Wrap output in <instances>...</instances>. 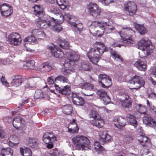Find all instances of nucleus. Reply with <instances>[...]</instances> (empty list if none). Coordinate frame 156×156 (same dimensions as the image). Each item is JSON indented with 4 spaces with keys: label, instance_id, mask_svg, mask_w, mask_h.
Instances as JSON below:
<instances>
[{
    "label": "nucleus",
    "instance_id": "f257e3e1",
    "mask_svg": "<svg viewBox=\"0 0 156 156\" xmlns=\"http://www.w3.org/2000/svg\"><path fill=\"white\" fill-rule=\"evenodd\" d=\"M94 48H91L87 53V56L90 61L96 64L101 58V56L104 51H106V48L103 43L100 42H96Z\"/></svg>",
    "mask_w": 156,
    "mask_h": 156
},
{
    "label": "nucleus",
    "instance_id": "f03ea898",
    "mask_svg": "<svg viewBox=\"0 0 156 156\" xmlns=\"http://www.w3.org/2000/svg\"><path fill=\"white\" fill-rule=\"evenodd\" d=\"M72 143L76 150L83 151L91 149L90 142L86 136L77 135L72 139Z\"/></svg>",
    "mask_w": 156,
    "mask_h": 156
},
{
    "label": "nucleus",
    "instance_id": "7ed1b4c3",
    "mask_svg": "<svg viewBox=\"0 0 156 156\" xmlns=\"http://www.w3.org/2000/svg\"><path fill=\"white\" fill-rule=\"evenodd\" d=\"M121 37L122 41H116L114 43L113 45L114 47H121L122 46H131L135 43V40L132 38V36L130 34H126L124 31H121L118 32Z\"/></svg>",
    "mask_w": 156,
    "mask_h": 156
},
{
    "label": "nucleus",
    "instance_id": "20e7f679",
    "mask_svg": "<svg viewBox=\"0 0 156 156\" xmlns=\"http://www.w3.org/2000/svg\"><path fill=\"white\" fill-rule=\"evenodd\" d=\"M87 9L88 12L94 17L97 19L100 18L101 9L96 3H90L87 5Z\"/></svg>",
    "mask_w": 156,
    "mask_h": 156
},
{
    "label": "nucleus",
    "instance_id": "39448f33",
    "mask_svg": "<svg viewBox=\"0 0 156 156\" xmlns=\"http://www.w3.org/2000/svg\"><path fill=\"white\" fill-rule=\"evenodd\" d=\"M125 12L128 15L132 16L135 15L137 10L136 3L130 1L126 2L124 5Z\"/></svg>",
    "mask_w": 156,
    "mask_h": 156
},
{
    "label": "nucleus",
    "instance_id": "423d86ee",
    "mask_svg": "<svg viewBox=\"0 0 156 156\" xmlns=\"http://www.w3.org/2000/svg\"><path fill=\"white\" fill-rule=\"evenodd\" d=\"M80 55L72 50H70L66 52L64 57V61L69 62L72 65L79 59Z\"/></svg>",
    "mask_w": 156,
    "mask_h": 156
},
{
    "label": "nucleus",
    "instance_id": "0eeeda50",
    "mask_svg": "<svg viewBox=\"0 0 156 156\" xmlns=\"http://www.w3.org/2000/svg\"><path fill=\"white\" fill-rule=\"evenodd\" d=\"M47 48L50 50L52 56L57 58H62L63 61L64 62L65 54H64V52L62 51L61 49L58 46L52 44L50 46L48 45Z\"/></svg>",
    "mask_w": 156,
    "mask_h": 156
},
{
    "label": "nucleus",
    "instance_id": "6e6552de",
    "mask_svg": "<svg viewBox=\"0 0 156 156\" xmlns=\"http://www.w3.org/2000/svg\"><path fill=\"white\" fill-rule=\"evenodd\" d=\"M56 139V137L52 133L46 132L43 135L42 140L45 143L47 144V147L50 149L53 147V143Z\"/></svg>",
    "mask_w": 156,
    "mask_h": 156
},
{
    "label": "nucleus",
    "instance_id": "1a4fd4ad",
    "mask_svg": "<svg viewBox=\"0 0 156 156\" xmlns=\"http://www.w3.org/2000/svg\"><path fill=\"white\" fill-rule=\"evenodd\" d=\"M8 39L11 44L14 46L19 45L22 41L20 35L16 32H12L9 35Z\"/></svg>",
    "mask_w": 156,
    "mask_h": 156
},
{
    "label": "nucleus",
    "instance_id": "9d476101",
    "mask_svg": "<svg viewBox=\"0 0 156 156\" xmlns=\"http://www.w3.org/2000/svg\"><path fill=\"white\" fill-rule=\"evenodd\" d=\"M138 47L139 49L144 51H146L147 53H151V50L150 49L151 42V41L146 39H142L137 43Z\"/></svg>",
    "mask_w": 156,
    "mask_h": 156
},
{
    "label": "nucleus",
    "instance_id": "9b49d317",
    "mask_svg": "<svg viewBox=\"0 0 156 156\" xmlns=\"http://www.w3.org/2000/svg\"><path fill=\"white\" fill-rule=\"evenodd\" d=\"M98 83L103 87H108L111 85V80L109 76L105 74H101L98 76Z\"/></svg>",
    "mask_w": 156,
    "mask_h": 156
},
{
    "label": "nucleus",
    "instance_id": "f8f14e48",
    "mask_svg": "<svg viewBox=\"0 0 156 156\" xmlns=\"http://www.w3.org/2000/svg\"><path fill=\"white\" fill-rule=\"evenodd\" d=\"M2 16L4 18L7 17L11 15L13 12L12 7L9 4L4 3L2 4L0 10Z\"/></svg>",
    "mask_w": 156,
    "mask_h": 156
},
{
    "label": "nucleus",
    "instance_id": "ddd939ff",
    "mask_svg": "<svg viewBox=\"0 0 156 156\" xmlns=\"http://www.w3.org/2000/svg\"><path fill=\"white\" fill-rule=\"evenodd\" d=\"M129 83L134 85V89H137L144 84V81L141 76L135 75L129 81Z\"/></svg>",
    "mask_w": 156,
    "mask_h": 156
},
{
    "label": "nucleus",
    "instance_id": "4468645a",
    "mask_svg": "<svg viewBox=\"0 0 156 156\" xmlns=\"http://www.w3.org/2000/svg\"><path fill=\"white\" fill-rule=\"evenodd\" d=\"M40 18L35 21V23L37 27L45 29L51 26L50 23L48 20L44 18L43 19L41 20Z\"/></svg>",
    "mask_w": 156,
    "mask_h": 156
},
{
    "label": "nucleus",
    "instance_id": "2eb2a0df",
    "mask_svg": "<svg viewBox=\"0 0 156 156\" xmlns=\"http://www.w3.org/2000/svg\"><path fill=\"white\" fill-rule=\"evenodd\" d=\"M147 58H142L138 60L134 64V66L139 70L145 71L147 69Z\"/></svg>",
    "mask_w": 156,
    "mask_h": 156
},
{
    "label": "nucleus",
    "instance_id": "dca6fc26",
    "mask_svg": "<svg viewBox=\"0 0 156 156\" xmlns=\"http://www.w3.org/2000/svg\"><path fill=\"white\" fill-rule=\"evenodd\" d=\"M123 97L124 99H120V101L121 104L123 107L129 108L132 106V101L129 96L126 94L123 95Z\"/></svg>",
    "mask_w": 156,
    "mask_h": 156
},
{
    "label": "nucleus",
    "instance_id": "f3484780",
    "mask_svg": "<svg viewBox=\"0 0 156 156\" xmlns=\"http://www.w3.org/2000/svg\"><path fill=\"white\" fill-rule=\"evenodd\" d=\"M10 84L16 87L20 86L23 82V79L20 75L13 76L10 79Z\"/></svg>",
    "mask_w": 156,
    "mask_h": 156
},
{
    "label": "nucleus",
    "instance_id": "a211bd4d",
    "mask_svg": "<svg viewBox=\"0 0 156 156\" xmlns=\"http://www.w3.org/2000/svg\"><path fill=\"white\" fill-rule=\"evenodd\" d=\"M137 139L143 146L147 147L151 145L150 139L144 134H138Z\"/></svg>",
    "mask_w": 156,
    "mask_h": 156
},
{
    "label": "nucleus",
    "instance_id": "6ab92c4d",
    "mask_svg": "<svg viewBox=\"0 0 156 156\" xmlns=\"http://www.w3.org/2000/svg\"><path fill=\"white\" fill-rule=\"evenodd\" d=\"M71 97L72 102L75 105L82 106L85 102L84 100L82 97L78 96L74 93H72Z\"/></svg>",
    "mask_w": 156,
    "mask_h": 156
},
{
    "label": "nucleus",
    "instance_id": "aec40b11",
    "mask_svg": "<svg viewBox=\"0 0 156 156\" xmlns=\"http://www.w3.org/2000/svg\"><path fill=\"white\" fill-rule=\"evenodd\" d=\"M64 66L61 69L62 73L65 76H67L70 74L72 72V65L69 62H64L63 63Z\"/></svg>",
    "mask_w": 156,
    "mask_h": 156
},
{
    "label": "nucleus",
    "instance_id": "412c9836",
    "mask_svg": "<svg viewBox=\"0 0 156 156\" xmlns=\"http://www.w3.org/2000/svg\"><path fill=\"white\" fill-rule=\"evenodd\" d=\"M97 94L103 100L105 104L106 105L110 102V98L104 90H98Z\"/></svg>",
    "mask_w": 156,
    "mask_h": 156
},
{
    "label": "nucleus",
    "instance_id": "4be33fe9",
    "mask_svg": "<svg viewBox=\"0 0 156 156\" xmlns=\"http://www.w3.org/2000/svg\"><path fill=\"white\" fill-rule=\"evenodd\" d=\"M115 126L118 128L124 126L126 124V119L122 117H116L113 120Z\"/></svg>",
    "mask_w": 156,
    "mask_h": 156
},
{
    "label": "nucleus",
    "instance_id": "5701e85b",
    "mask_svg": "<svg viewBox=\"0 0 156 156\" xmlns=\"http://www.w3.org/2000/svg\"><path fill=\"white\" fill-rule=\"evenodd\" d=\"M75 121V120L73 119L68 125V131L72 133H77L78 131L79 128Z\"/></svg>",
    "mask_w": 156,
    "mask_h": 156
},
{
    "label": "nucleus",
    "instance_id": "b1692460",
    "mask_svg": "<svg viewBox=\"0 0 156 156\" xmlns=\"http://www.w3.org/2000/svg\"><path fill=\"white\" fill-rule=\"evenodd\" d=\"M76 66L79 70L88 71L90 68V66L88 62L83 61H80L78 64L76 65Z\"/></svg>",
    "mask_w": 156,
    "mask_h": 156
},
{
    "label": "nucleus",
    "instance_id": "393cba45",
    "mask_svg": "<svg viewBox=\"0 0 156 156\" xmlns=\"http://www.w3.org/2000/svg\"><path fill=\"white\" fill-rule=\"evenodd\" d=\"M47 19L48 20L50 23V25L53 27V29H62V27L60 24H59L58 22L53 17H48Z\"/></svg>",
    "mask_w": 156,
    "mask_h": 156
},
{
    "label": "nucleus",
    "instance_id": "a878e982",
    "mask_svg": "<svg viewBox=\"0 0 156 156\" xmlns=\"http://www.w3.org/2000/svg\"><path fill=\"white\" fill-rule=\"evenodd\" d=\"M143 121L144 123L152 127L156 128V121L148 116H145L143 118Z\"/></svg>",
    "mask_w": 156,
    "mask_h": 156
},
{
    "label": "nucleus",
    "instance_id": "bb28decb",
    "mask_svg": "<svg viewBox=\"0 0 156 156\" xmlns=\"http://www.w3.org/2000/svg\"><path fill=\"white\" fill-rule=\"evenodd\" d=\"M59 46L64 49H68L70 47L69 42L65 40H63L62 37L59 38L57 40Z\"/></svg>",
    "mask_w": 156,
    "mask_h": 156
},
{
    "label": "nucleus",
    "instance_id": "cd10ccee",
    "mask_svg": "<svg viewBox=\"0 0 156 156\" xmlns=\"http://www.w3.org/2000/svg\"><path fill=\"white\" fill-rule=\"evenodd\" d=\"M127 119L129 124L133 126L134 128H136L137 126V122L136 118L133 115L128 114L127 116Z\"/></svg>",
    "mask_w": 156,
    "mask_h": 156
},
{
    "label": "nucleus",
    "instance_id": "c85d7f7f",
    "mask_svg": "<svg viewBox=\"0 0 156 156\" xmlns=\"http://www.w3.org/2000/svg\"><path fill=\"white\" fill-rule=\"evenodd\" d=\"M33 8L34 9V14L36 16L41 17L44 15V13L43 9L41 8L40 5H35L33 7Z\"/></svg>",
    "mask_w": 156,
    "mask_h": 156
},
{
    "label": "nucleus",
    "instance_id": "c756f323",
    "mask_svg": "<svg viewBox=\"0 0 156 156\" xmlns=\"http://www.w3.org/2000/svg\"><path fill=\"white\" fill-rule=\"evenodd\" d=\"M79 87L82 89L89 90L90 91H94L96 88L93 85L88 83H81L79 85Z\"/></svg>",
    "mask_w": 156,
    "mask_h": 156
},
{
    "label": "nucleus",
    "instance_id": "7c9ffc66",
    "mask_svg": "<svg viewBox=\"0 0 156 156\" xmlns=\"http://www.w3.org/2000/svg\"><path fill=\"white\" fill-rule=\"evenodd\" d=\"M90 122L93 125L98 128L102 127L104 124L103 120L101 119L100 117L98 119H96L91 120Z\"/></svg>",
    "mask_w": 156,
    "mask_h": 156
},
{
    "label": "nucleus",
    "instance_id": "2f4dec72",
    "mask_svg": "<svg viewBox=\"0 0 156 156\" xmlns=\"http://www.w3.org/2000/svg\"><path fill=\"white\" fill-rule=\"evenodd\" d=\"M112 140V137L107 133H103L100 138V140L103 143L111 142Z\"/></svg>",
    "mask_w": 156,
    "mask_h": 156
},
{
    "label": "nucleus",
    "instance_id": "473e14b6",
    "mask_svg": "<svg viewBox=\"0 0 156 156\" xmlns=\"http://www.w3.org/2000/svg\"><path fill=\"white\" fill-rule=\"evenodd\" d=\"M22 119V118L19 116L13 119L12 124L14 128L18 129L19 128L22 127V126L21 122Z\"/></svg>",
    "mask_w": 156,
    "mask_h": 156
},
{
    "label": "nucleus",
    "instance_id": "72a5a7b5",
    "mask_svg": "<svg viewBox=\"0 0 156 156\" xmlns=\"http://www.w3.org/2000/svg\"><path fill=\"white\" fill-rule=\"evenodd\" d=\"M62 112L66 115H70L73 111V107L69 104L64 105L62 108Z\"/></svg>",
    "mask_w": 156,
    "mask_h": 156
},
{
    "label": "nucleus",
    "instance_id": "f704fd0d",
    "mask_svg": "<svg viewBox=\"0 0 156 156\" xmlns=\"http://www.w3.org/2000/svg\"><path fill=\"white\" fill-rule=\"evenodd\" d=\"M51 64L47 62L43 63L40 66V69L45 72L49 71L51 70Z\"/></svg>",
    "mask_w": 156,
    "mask_h": 156
},
{
    "label": "nucleus",
    "instance_id": "c9c22d12",
    "mask_svg": "<svg viewBox=\"0 0 156 156\" xmlns=\"http://www.w3.org/2000/svg\"><path fill=\"white\" fill-rule=\"evenodd\" d=\"M34 65V61L33 60H31L24 63L23 65V68L25 69H31L36 70V69Z\"/></svg>",
    "mask_w": 156,
    "mask_h": 156
},
{
    "label": "nucleus",
    "instance_id": "e433bc0d",
    "mask_svg": "<svg viewBox=\"0 0 156 156\" xmlns=\"http://www.w3.org/2000/svg\"><path fill=\"white\" fill-rule=\"evenodd\" d=\"M56 2L59 7L63 10L66 9L68 5L67 0H56Z\"/></svg>",
    "mask_w": 156,
    "mask_h": 156
},
{
    "label": "nucleus",
    "instance_id": "4c0bfd02",
    "mask_svg": "<svg viewBox=\"0 0 156 156\" xmlns=\"http://www.w3.org/2000/svg\"><path fill=\"white\" fill-rule=\"evenodd\" d=\"M1 153L2 156H12L13 151L10 147H8L2 149Z\"/></svg>",
    "mask_w": 156,
    "mask_h": 156
},
{
    "label": "nucleus",
    "instance_id": "58836bf2",
    "mask_svg": "<svg viewBox=\"0 0 156 156\" xmlns=\"http://www.w3.org/2000/svg\"><path fill=\"white\" fill-rule=\"evenodd\" d=\"M24 41L25 42H28L31 44H34L37 43V40L36 37L33 36H28L24 39Z\"/></svg>",
    "mask_w": 156,
    "mask_h": 156
},
{
    "label": "nucleus",
    "instance_id": "ea45409f",
    "mask_svg": "<svg viewBox=\"0 0 156 156\" xmlns=\"http://www.w3.org/2000/svg\"><path fill=\"white\" fill-rule=\"evenodd\" d=\"M20 152L23 156H31L32 153L30 150L27 147H20Z\"/></svg>",
    "mask_w": 156,
    "mask_h": 156
},
{
    "label": "nucleus",
    "instance_id": "a19ab883",
    "mask_svg": "<svg viewBox=\"0 0 156 156\" xmlns=\"http://www.w3.org/2000/svg\"><path fill=\"white\" fill-rule=\"evenodd\" d=\"M109 21L108 22L104 21L101 22L98 21L97 25L100 28H102V29H114L113 27L109 28L108 27L109 26Z\"/></svg>",
    "mask_w": 156,
    "mask_h": 156
},
{
    "label": "nucleus",
    "instance_id": "79ce46f5",
    "mask_svg": "<svg viewBox=\"0 0 156 156\" xmlns=\"http://www.w3.org/2000/svg\"><path fill=\"white\" fill-rule=\"evenodd\" d=\"M94 149L98 152L104 153L106 151L105 149L101 146L98 141H95L94 144Z\"/></svg>",
    "mask_w": 156,
    "mask_h": 156
},
{
    "label": "nucleus",
    "instance_id": "37998d69",
    "mask_svg": "<svg viewBox=\"0 0 156 156\" xmlns=\"http://www.w3.org/2000/svg\"><path fill=\"white\" fill-rule=\"evenodd\" d=\"M27 142L29 146L33 148L35 147L37 144V140L30 138H28L27 139Z\"/></svg>",
    "mask_w": 156,
    "mask_h": 156
},
{
    "label": "nucleus",
    "instance_id": "c03bdc74",
    "mask_svg": "<svg viewBox=\"0 0 156 156\" xmlns=\"http://www.w3.org/2000/svg\"><path fill=\"white\" fill-rule=\"evenodd\" d=\"M70 88L68 85L62 88L59 93L63 95H68L70 93Z\"/></svg>",
    "mask_w": 156,
    "mask_h": 156
},
{
    "label": "nucleus",
    "instance_id": "a18cd8bd",
    "mask_svg": "<svg viewBox=\"0 0 156 156\" xmlns=\"http://www.w3.org/2000/svg\"><path fill=\"white\" fill-rule=\"evenodd\" d=\"M68 23L72 28L76 29H82L83 28L82 24L81 23L77 24L75 22L69 21Z\"/></svg>",
    "mask_w": 156,
    "mask_h": 156
},
{
    "label": "nucleus",
    "instance_id": "49530a36",
    "mask_svg": "<svg viewBox=\"0 0 156 156\" xmlns=\"http://www.w3.org/2000/svg\"><path fill=\"white\" fill-rule=\"evenodd\" d=\"M111 54L112 58L115 59L121 62L123 61L122 58L118 54L116 51H111Z\"/></svg>",
    "mask_w": 156,
    "mask_h": 156
},
{
    "label": "nucleus",
    "instance_id": "de8ad7c7",
    "mask_svg": "<svg viewBox=\"0 0 156 156\" xmlns=\"http://www.w3.org/2000/svg\"><path fill=\"white\" fill-rule=\"evenodd\" d=\"M151 74L154 77L156 78V67H154L151 69ZM149 80L153 85H156V81L154 80L152 77H150Z\"/></svg>",
    "mask_w": 156,
    "mask_h": 156
},
{
    "label": "nucleus",
    "instance_id": "09e8293b",
    "mask_svg": "<svg viewBox=\"0 0 156 156\" xmlns=\"http://www.w3.org/2000/svg\"><path fill=\"white\" fill-rule=\"evenodd\" d=\"M137 110L140 113L145 114L146 109L145 106H143L141 104H138L136 106Z\"/></svg>",
    "mask_w": 156,
    "mask_h": 156
},
{
    "label": "nucleus",
    "instance_id": "8fccbe9b",
    "mask_svg": "<svg viewBox=\"0 0 156 156\" xmlns=\"http://www.w3.org/2000/svg\"><path fill=\"white\" fill-rule=\"evenodd\" d=\"M34 97L35 99L42 98L43 97V93L41 90H37L35 91Z\"/></svg>",
    "mask_w": 156,
    "mask_h": 156
},
{
    "label": "nucleus",
    "instance_id": "3c124183",
    "mask_svg": "<svg viewBox=\"0 0 156 156\" xmlns=\"http://www.w3.org/2000/svg\"><path fill=\"white\" fill-rule=\"evenodd\" d=\"M89 115L90 117L93 118V119H98L100 117V116L98 113L94 110H92L90 112Z\"/></svg>",
    "mask_w": 156,
    "mask_h": 156
},
{
    "label": "nucleus",
    "instance_id": "603ef678",
    "mask_svg": "<svg viewBox=\"0 0 156 156\" xmlns=\"http://www.w3.org/2000/svg\"><path fill=\"white\" fill-rule=\"evenodd\" d=\"M58 80L63 83H67L68 81V79L65 77L62 76H58L55 79V81Z\"/></svg>",
    "mask_w": 156,
    "mask_h": 156
},
{
    "label": "nucleus",
    "instance_id": "864d4df0",
    "mask_svg": "<svg viewBox=\"0 0 156 156\" xmlns=\"http://www.w3.org/2000/svg\"><path fill=\"white\" fill-rule=\"evenodd\" d=\"M134 26L135 29H146L144 24H141L137 23H135Z\"/></svg>",
    "mask_w": 156,
    "mask_h": 156
},
{
    "label": "nucleus",
    "instance_id": "5fc2aeb1",
    "mask_svg": "<svg viewBox=\"0 0 156 156\" xmlns=\"http://www.w3.org/2000/svg\"><path fill=\"white\" fill-rule=\"evenodd\" d=\"M50 12L56 15L60 13V11L59 10L56 8L51 9L50 10Z\"/></svg>",
    "mask_w": 156,
    "mask_h": 156
},
{
    "label": "nucleus",
    "instance_id": "6e6d98bb",
    "mask_svg": "<svg viewBox=\"0 0 156 156\" xmlns=\"http://www.w3.org/2000/svg\"><path fill=\"white\" fill-rule=\"evenodd\" d=\"M133 137L130 134L127 135L125 136L124 139L125 141L128 143H129L130 141L133 140Z\"/></svg>",
    "mask_w": 156,
    "mask_h": 156
},
{
    "label": "nucleus",
    "instance_id": "4d7b16f0",
    "mask_svg": "<svg viewBox=\"0 0 156 156\" xmlns=\"http://www.w3.org/2000/svg\"><path fill=\"white\" fill-rule=\"evenodd\" d=\"M47 83L48 84L50 85L54 83L55 81V79L53 76L49 77L47 80Z\"/></svg>",
    "mask_w": 156,
    "mask_h": 156
},
{
    "label": "nucleus",
    "instance_id": "13d9d810",
    "mask_svg": "<svg viewBox=\"0 0 156 156\" xmlns=\"http://www.w3.org/2000/svg\"><path fill=\"white\" fill-rule=\"evenodd\" d=\"M134 151L135 153H128L127 154V156H138V150L137 148H135Z\"/></svg>",
    "mask_w": 156,
    "mask_h": 156
},
{
    "label": "nucleus",
    "instance_id": "bf43d9fd",
    "mask_svg": "<svg viewBox=\"0 0 156 156\" xmlns=\"http://www.w3.org/2000/svg\"><path fill=\"white\" fill-rule=\"evenodd\" d=\"M10 139H12L13 141L12 143L14 145H16L19 143L18 139L16 136H11L10 137Z\"/></svg>",
    "mask_w": 156,
    "mask_h": 156
},
{
    "label": "nucleus",
    "instance_id": "052dcab7",
    "mask_svg": "<svg viewBox=\"0 0 156 156\" xmlns=\"http://www.w3.org/2000/svg\"><path fill=\"white\" fill-rule=\"evenodd\" d=\"M1 81L3 85L6 87L9 86V83L6 81L4 77L3 76L2 77L1 79Z\"/></svg>",
    "mask_w": 156,
    "mask_h": 156
},
{
    "label": "nucleus",
    "instance_id": "680f3d73",
    "mask_svg": "<svg viewBox=\"0 0 156 156\" xmlns=\"http://www.w3.org/2000/svg\"><path fill=\"white\" fill-rule=\"evenodd\" d=\"M58 15H59L60 19H59L58 21V23L59 24H60V23H61L63 22L64 20V17L63 15H62L61 12Z\"/></svg>",
    "mask_w": 156,
    "mask_h": 156
},
{
    "label": "nucleus",
    "instance_id": "e2e57ef3",
    "mask_svg": "<svg viewBox=\"0 0 156 156\" xmlns=\"http://www.w3.org/2000/svg\"><path fill=\"white\" fill-rule=\"evenodd\" d=\"M136 32L140 35H144L147 32V30H136Z\"/></svg>",
    "mask_w": 156,
    "mask_h": 156
},
{
    "label": "nucleus",
    "instance_id": "0e129e2a",
    "mask_svg": "<svg viewBox=\"0 0 156 156\" xmlns=\"http://www.w3.org/2000/svg\"><path fill=\"white\" fill-rule=\"evenodd\" d=\"M5 136V134L4 131L1 129H0V138H4Z\"/></svg>",
    "mask_w": 156,
    "mask_h": 156
},
{
    "label": "nucleus",
    "instance_id": "69168bd1",
    "mask_svg": "<svg viewBox=\"0 0 156 156\" xmlns=\"http://www.w3.org/2000/svg\"><path fill=\"white\" fill-rule=\"evenodd\" d=\"M147 106L149 108V109L151 110L154 107V106L152 105L151 103L149 102L148 100H147Z\"/></svg>",
    "mask_w": 156,
    "mask_h": 156
},
{
    "label": "nucleus",
    "instance_id": "338daca9",
    "mask_svg": "<svg viewBox=\"0 0 156 156\" xmlns=\"http://www.w3.org/2000/svg\"><path fill=\"white\" fill-rule=\"evenodd\" d=\"M28 99L22 100V102L20 104V106H22L24 104L27 103L28 102Z\"/></svg>",
    "mask_w": 156,
    "mask_h": 156
},
{
    "label": "nucleus",
    "instance_id": "774afa93",
    "mask_svg": "<svg viewBox=\"0 0 156 156\" xmlns=\"http://www.w3.org/2000/svg\"><path fill=\"white\" fill-rule=\"evenodd\" d=\"M94 36H97L98 37H100L102 35V34H99V31L97 30L96 33H94L93 34Z\"/></svg>",
    "mask_w": 156,
    "mask_h": 156
}]
</instances>
